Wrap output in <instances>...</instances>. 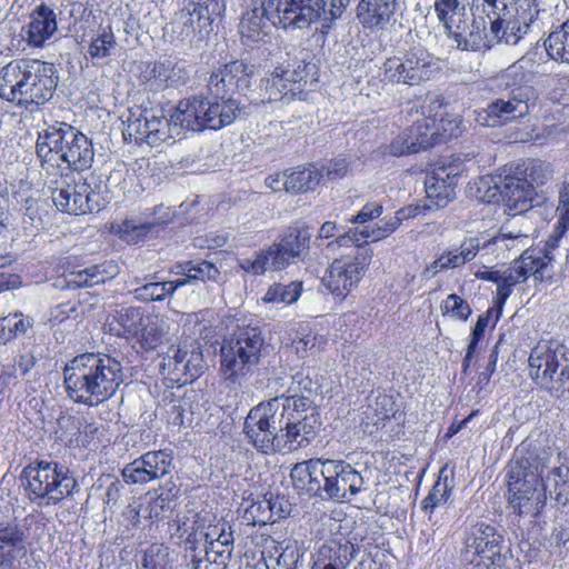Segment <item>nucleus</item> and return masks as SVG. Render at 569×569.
Returning a JSON list of instances; mask_svg holds the SVG:
<instances>
[{
    "instance_id": "6ab92c4d",
    "label": "nucleus",
    "mask_w": 569,
    "mask_h": 569,
    "mask_svg": "<svg viewBox=\"0 0 569 569\" xmlns=\"http://www.w3.org/2000/svg\"><path fill=\"white\" fill-rule=\"evenodd\" d=\"M365 479L353 466L336 459H325L319 498L337 502L350 501L363 489Z\"/></svg>"
},
{
    "instance_id": "e433bc0d",
    "label": "nucleus",
    "mask_w": 569,
    "mask_h": 569,
    "mask_svg": "<svg viewBox=\"0 0 569 569\" xmlns=\"http://www.w3.org/2000/svg\"><path fill=\"white\" fill-rule=\"evenodd\" d=\"M529 237L521 230H509L508 227H501L499 233L489 240L481 241L482 250L487 253L499 254V252L516 249L520 251L529 244Z\"/></svg>"
},
{
    "instance_id": "de8ad7c7",
    "label": "nucleus",
    "mask_w": 569,
    "mask_h": 569,
    "mask_svg": "<svg viewBox=\"0 0 569 569\" xmlns=\"http://www.w3.org/2000/svg\"><path fill=\"white\" fill-rule=\"evenodd\" d=\"M545 48L551 59L569 63V19L548 36Z\"/></svg>"
},
{
    "instance_id": "f257e3e1",
    "label": "nucleus",
    "mask_w": 569,
    "mask_h": 569,
    "mask_svg": "<svg viewBox=\"0 0 569 569\" xmlns=\"http://www.w3.org/2000/svg\"><path fill=\"white\" fill-rule=\"evenodd\" d=\"M496 17L490 28L483 19L473 20L471 26L465 21L447 28L448 36L460 50L486 51L495 44H517L536 26L540 14L538 0H483Z\"/></svg>"
},
{
    "instance_id": "bb28decb",
    "label": "nucleus",
    "mask_w": 569,
    "mask_h": 569,
    "mask_svg": "<svg viewBox=\"0 0 569 569\" xmlns=\"http://www.w3.org/2000/svg\"><path fill=\"white\" fill-rule=\"evenodd\" d=\"M26 553L24 535L19 526L13 522L0 523V569H14Z\"/></svg>"
},
{
    "instance_id": "680f3d73",
    "label": "nucleus",
    "mask_w": 569,
    "mask_h": 569,
    "mask_svg": "<svg viewBox=\"0 0 569 569\" xmlns=\"http://www.w3.org/2000/svg\"><path fill=\"white\" fill-rule=\"evenodd\" d=\"M377 233L372 234V230H369L368 228L365 229H349L348 231L340 234L335 241H330L328 243V248L335 249L336 247H345V246H351L356 244L358 248H365L360 244V241H365L368 238H372L375 241Z\"/></svg>"
},
{
    "instance_id": "2eb2a0df",
    "label": "nucleus",
    "mask_w": 569,
    "mask_h": 569,
    "mask_svg": "<svg viewBox=\"0 0 569 569\" xmlns=\"http://www.w3.org/2000/svg\"><path fill=\"white\" fill-rule=\"evenodd\" d=\"M308 228L290 229L267 250L259 252L256 258H243L239 266L252 274H262L267 270H281L289 266L308 248L310 241Z\"/></svg>"
},
{
    "instance_id": "a18cd8bd",
    "label": "nucleus",
    "mask_w": 569,
    "mask_h": 569,
    "mask_svg": "<svg viewBox=\"0 0 569 569\" xmlns=\"http://www.w3.org/2000/svg\"><path fill=\"white\" fill-rule=\"evenodd\" d=\"M33 326V319L22 312L9 313L0 318V345H7L20 336H24Z\"/></svg>"
},
{
    "instance_id": "4c0bfd02",
    "label": "nucleus",
    "mask_w": 569,
    "mask_h": 569,
    "mask_svg": "<svg viewBox=\"0 0 569 569\" xmlns=\"http://www.w3.org/2000/svg\"><path fill=\"white\" fill-rule=\"evenodd\" d=\"M552 260L549 249H546L543 254L540 250L525 249L519 259H515L516 267H522L526 271V280L529 276H533L536 280H543L550 277L549 264Z\"/></svg>"
},
{
    "instance_id": "774afa93",
    "label": "nucleus",
    "mask_w": 569,
    "mask_h": 569,
    "mask_svg": "<svg viewBox=\"0 0 569 569\" xmlns=\"http://www.w3.org/2000/svg\"><path fill=\"white\" fill-rule=\"evenodd\" d=\"M206 369V362L201 351L192 349L189 351L186 362H183L182 373L191 380L198 378Z\"/></svg>"
},
{
    "instance_id": "393cba45",
    "label": "nucleus",
    "mask_w": 569,
    "mask_h": 569,
    "mask_svg": "<svg viewBox=\"0 0 569 569\" xmlns=\"http://www.w3.org/2000/svg\"><path fill=\"white\" fill-rule=\"evenodd\" d=\"M486 112L491 120L489 126L511 122L529 113L528 96L521 88L512 89L487 106Z\"/></svg>"
},
{
    "instance_id": "79ce46f5",
    "label": "nucleus",
    "mask_w": 569,
    "mask_h": 569,
    "mask_svg": "<svg viewBox=\"0 0 569 569\" xmlns=\"http://www.w3.org/2000/svg\"><path fill=\"white\" fill-rule=\"evenodd\" d=\"M322 176V172L313 166L297 168L288 173L284 179L286 191L298 193L313 190L319 184Z\"/></svg>"
},
{
    "instance_id": "c03bdc74",
    "label": "nucleus",
    "mask_w": 569,
    "mask_h": 569,
    "mask_svg": "<svg viewBox=\"0 0 569 569\" xmlns=\"http://www.w3.org/2000/svg\"><path fill=\"white\" fill-rule=\"evenodd\" d=\"M147 320V315L139 307L121 308L114 315V321L119 326L118 336L136 338Z\"/></svg>"
},
{
    "instance_id": "1a4fd4ad",
    "label": "nucleus",
    "mask_w": 569,
    "mask_h": 569,
    "mask_svg": "<svg viewBox=\"0 0 569 569\" xmlns=\"http://www.w3.org/2000/svg\"><path fill=\"white\" fill-rule=\"evenodd\" d=\"M264 343L262 331L258 326L246 325L226 338L221 345V371L226 379L238 382L252 371L261 357Z\"/></svg>"
},
{
    "instance_id": "4d7b16f0",
    "label": "nucleus",
    "mask_w": 569,
    "mask_h": 569,
    "mask_svg": "<svg viewBox=\"0 0 569 569\" xmlns=\"http://www.w3.org/2000/svg\"><path fill=\"white\" fill-rule=\"evenodd\" d=\"M442 315H449L459 321H467L471 315V307L467 300L456 293H450L441 303Z\"/></svg>"
},
{
    "instance_id": "2f4dec72",
    "label": "nucleus",
    "mask_w": 569,
    "mask_h": 569,
    "mask_svg": "<svg viewBox=\"0 0 569 569\" xmlns=\"http://www.w3.org/2000/svg\"><path fill=\"white\" fill-rule=\"evenodd\" d=\"M315 437L313 427L307 421V417L293 415L288 418L284 431L278 436L277 451H293L307 447Z\"/></svg>"
},
{
    "instance_id": "72a5a7b5",
    "label": "nucleus",
    "mask_w": 569,
    "mask_h": 569,
    "mask_svg": "<svg viewBox=\"0 0 569 569\" xmlns=\"http://www.w3.org/2000/svg\"><path fill=\"white\" fill-rule=\"evenodd\" d=\"M412 142L417 147L418 152L428 149L437 143L443 142L451 137L447 133V128H441L438 120L423 117L408 128Z\"/></svg>"
},
{
    "instance_id": "5fc2aeb1",
    "label": "nucleus",
    "mask_w": 569,
    "mask_h": 569,
    "mask_svg": "<svg viewBox=\"0 0 569 569\" xmlns=\"http://www.w3.org/2000/svg\"><path fill=\"white\" fill-rule=\"evenodd\" d=\"M302 292L301 281H291L290 283H276L266 292L263 300L266 302L295 303Z\"/></svg>"
},
{
    "instance_id": "ddd939ff",
    "label": "nucleus",
    "mask_w": 569,
    "mask_h": 569,
    "mask_svg": "<svg viewBox=\"0 0 569 569\" xmlns=\"http://www.w3.org/2000/svg\"><path fill=\"white\" fill-rule=\"evenodd\" d=\"M503 538L486 522H477L465 530L461 557L472 569H508L502 556Z\"/></svg>"
},
{
    "instance_id": "0eeeda50",
    "label": "nucleus",
    "mask_w": 569,
    "mask_h": 569,
    "mask_svg": "<svg viewBox=\"0 0 569 569\" xmlns=\"http://www.w3.org/2000/svg\"><path fill=\"white\" fill-rule=\"evenodd\" d=\"M21 480L30 501L40 507L57 505L79 488L68 468L46 460L27 466L22 470Z\"/></svg>"
},
{
    "instance_id": "6e6d98bb",
    "label": "nucleus",
    "mask_w": 569,
    "mask_h": 569,
    "mask_svg": "<svg viewBox=\"0 0 569 569\" xmlns=\"http://www.w3.org/2000/svg\"><path fill=\"white\" fill-rule=\"evenodd\" d=\"M172 559L169 548L163 545H151L143 555L141 566L144 569H170Z\"/></svg>"
},
{
    "instance_id": "dca6fc26",
    "label": "nucleus",
    "mask_w": 569,
    "mask_h": 569,
    "mask_svg": "<svg viewBox=\"0 0 569 569\" xmlns=\"http://www.w3.org/2000/svg\"><path fill=\"white\" fill-rule=\"evenodd\" d=\"M123 136L138 144L146 143L151 148L172 144L180 137L179 127L172 121V112L167 118L162 110H143L138 114L131 113Z\"/></svg>"
},
{
    "instance_id": "473e14b6",
    "label": "nucleus",
    "mask_w": 569,
    "mask_h": 569,
    "mask_svg": "<svg viewBox=\"0 0 569 569\" xmlns=\"http://www.w3.org/2000/svg\"><path fill=\"white\" fill-rule=\"evenodd\" d=\"M173 322L163 317L147 315V320L141 331L136 337L140 347L146 351H152L164 343L172 341Z\"/></svg>"
},
{
    "instance_id": "20e7f679",
    "label": "nucleus",
    "mask_w": 569,
    "mask_h": 569,
    "mask_svg": "<svg viewBox=\"0 0 569 569\" xmlns=\"http://www.w3.org/2000/svg\"><path fill=\"white\" fill-rule=\"evenodd\" d=\"M57 84V70L50 62L20 59L0 69V97L19 106L46 104Z\"/></svg>"
},
{
    "instance_id": "69168bd1",
    "label": "nucleus",
    "mask_w": 569,
    "mask_h": 569,
    "mask_svg": "<svg viewBox=\"0 0 569 569\" xmlns=\"http://www.w3.org/2000/svg\"><path fill=\"white\" fill-rule=\"evenodd\" d=\"M272 518L268 501L252 502L244 511V519L253 526L266 525Z\"/></svg>"
},
{
    "instance_id": "9b49d317",
    "label": "nucleus",
    "mask_w": 569,
    "mask_h": 569,
    "mask_svg": "<svg viewBox=\"0 0 569 569\" xmlns=\"http://www.w3.org/2000/svg\"><path fill=\"white\" fill-rule=\"evenodd\" d=\"M527 176L531 179L529 182L527 179H521L517 177H498V180L493 178L480 180V183L483 187H488V191H490V182L493 183L495 192L488 196V199L483 196L482 199L491 202V201H502L503 204L511 211H515V216L521 214L531 208V202L535 194V189L532 182L539 184L543 182V179L547 178L548 168L539 162L532 163L531 167L527 168Z\"/></svg>"
},
{
    "instance_id": "7ed1b4c3",
    "label": "nucleus",
    "mask_w": 569,
    "mask_h": 569,
    "mask_svg": "<svg viewBox=\"0 0 569 569\" xmlns=\"http://www.w3.org/2000/svg\"><path fill=\"white\" fill-rule=\"evenodd\" d=\"M62 373L69 399L88 407L112 398L123 382L121 362L101 352L76 356L64 365Z\"/></svg>"
},
{
    "instance_id": "864d4df0",
    "label": "nucleus",
    "mask_w": 569,
    "mask_h": 569,
    "mask_svg": "<svg viewBox=\"0 0 569 569\" xmlns=\"http://www.w3.org/2000/svg\"><path fill=\"white\" fill-rule=\"evenodd\" d=\"M180 267L182 270L176 271V274L188 276L192 281H217L220 276L219 269L212 262L207 260H202L198 263H194L193 261H186L177 264V268Z\"/></svg>"
},
{
    "instance_id": "4468645a",
    "label": "nucleus",
    "mask_w": 569,
    "mask_h": 569,
    "mask_svg": "<svg viewBox=\"0 0 569 569\" xmlns=\"http://www.w3.org/2000/svg\"><path fill=\"white\" fill-rule=\"evenodd\" d=\"M308 228L290 229L267 250L259 252L256 258H243L239 266L252 274H262L267 270H281L289 266L308 248L310 241Z\"/></svg>"
},
{
    "instance_id": "a878e982",
    "label": "nucleus",
    "mask_w": 569,
    "mask_h": 569,
    "mask_svg": "<svg viewBox=\"0 0 569 569\" xmlns=\"http://www.w3.org/2000/svg\"><path fill=\"white\" fill-rule=\"evenodd\" d=\"M400 10V0H360L357 17L365 28L385 29Z\"/></svg>"
},
{
    "instance_id": "cd10ccee",
    "label": "nucleus",
    "mask_w": 569,
    "mask_h": 569,
    "mask_svg": "<svg viewBox=\"0 0 569 569\" xmlns=\"http://www.w3.org/2000/svg\"><path fill=\"white\" fill-rule=\"evenodd\" d=\"M243 432L248 442L261 453L277 452L278 433H274L264 418L252 408L244 419Z\"/></svg>"
},
{
    "instance_id": "5701e85b",
    "label": "nucleus",
    "mask_w": 569,
    "mask_h": 569,
    "mask_svg": "<svg viewBox=\"0 0 569 569\" xmlns=\"http://www.w3.org/2000/svg\"><path fill=\"white\" fill-rule=\"evenodd\" d=\"M463 170V163L458 161L436 163L428 171L425 188L431 204L442 208L455 199V187Z\"/></svg>"
},
{
    "instance_id": "603ef678",
    "label": "nucleus",
    "mask_w": 569,
    "mask_h": 569,
    "mask_svg": "<svg viewBox=\"0 0 569 569\" xmlns=\"http://www.w3.org/2000/svg\"><path fill=\"white\" fill-rule=\"evenodd\" d=\"M167 64L160 62H150L141 68L139 74L140 86L151 92H160L167 89L166 74Z\"/></svg>"
},
{
    "instance_id": "338daca9",
    "label": "nucleus",
    "mask_w": 569,
    "mask_h": 569,
    "mask_svg": "<svg viewBox=\"0 0 569 569\" xmlns=\"http://www.w3.org/2000/svg\"><path fill=\"white\" fill-rule=\"evenodd\" d=\"M322 343V337L318 338L316 335H307L295 339L292 341V347L299 357L303 359L309 356H317L320 352Z\"/></svg>"
},
{
    "instance_id": "aec40b11",
    "label": "nucleus",
    "mask_w": 569,
    "mask_h": 569,
    "mask_svg": "<svg viewBox=\"0 0 569 569\" xmlns=\"http://www.w3.org/2000/svg\"><path fill=\"white\" fill-rule=\"evenodd\" d=\"M254 77V64L243 60H232L212 70L207 87L210 94L222 102L236 92L247 96L251 91Z\"/></svg>"
},
{
    "instance_id": "ea45409f",
    "label": "nucleus",
    "mask_w": 569,
    "mask_h": 569,
    "mask_svg": "<svg viewBox=\"0 0 569 569\" xmlns=\"http://www.w3.org/2000/svg\"><path fill=\"white\" fill-rule=\"evenodd\" d=\"M273 548L278 556L268 558L273 569H297L305 553L302 545L295 539H283Z\"/></svg>"
},
{
    "instance_id": "c756f323",
    "label": "nucleus",
    "mask_w": 569,
    "mask_h": 569,
    "mask_svg": "<svg viewBox=\"0 0 569 569\" xmlns=\"http://www.w3.org/2000/svg\"><path fill=\"white\" fill-rule=\"evenodd\" d=\"M358 548L350 541L329 540L323 543L317 553L312 567L321 569H347L353 560Z\"/></svg>"
},
{
    "instance_id": "e2e57ef3",
    "label": "nucleus",
    "mask_w": 569,
    "mask_h": 569,
    "mask_svg": "<svg viewBox=\"0 0 569 569\" xmlns=\"http://www.w3.org/2000/svg\"><path fill=\"white\" fill-rule=\"evenodd\" d=\"M446 106L445 97L437 93H428L426 97V104L422 106V114L425 117H430L438 120V123L441 124V128L446 127V124L450 126V120L443 119V113L441 109Z\"/></svg>"
},
{
    "instance_id": "4be33fe9",
    "label": "nucleus",
    "mask_w": 569,
    "mask_h": 569,
    "mask_svg": "<svg viewBox=\"0 0 569 569\" xmlns=\"http://www.w3.org/2000/svg\"><path fill=\"white\" fill-rule=\"evenodd\" d=\"M100 193L87 180L62 183L52 190L56 207L69 214H87L100 209Z\"/></svg>"
},
{
    "instance_id": "a19ab883",
    "label": "nucleus",
    "mask_w": 569,
    "mask_h": 569,
    "mask_svg": "<svg viewBox=\"0 0 569 569\" xmlns=\"http://www.w3.org/2000/svg\"><path fill=\"white\" fill-rule=\"evenodd\" d=\"M287 400H281L279 397L271 398L268 401L260 402L253 407L264 421L270 425L274 433H282L284 431L286 422L288 421V412L286 411Z\"/></svg>"
},
{
    "instance_id": "f704fd0d",
    "label": "nucleus",
    "mask_w": 569,
    "mask_h": 569,
    "mask_svg": "<svg viewBox=\"0 0 569 569\" xmlns=\"http://www.w3.org/2000/svg\"><path fill=\"white\" fill-rule=\"evenodd\" d=\"M117 274V266L111 263L94 264L83 270L70 272L66 287L77 289L81 287H93L112 279Z\"/></svg>"
},
{
    "instance_id": "09e8293b",
    "label": "nucleus",
    "mask_w": 569,
    "mask_h": 569,
    "mask_svg": "<svg viewBox=\"0 0 569 569\" xmlns=\"http://www.w3.org/2000/svg\"><path fill=\"white\" fill-rule=\"evenodd\" d=\"M526 281V271L522 267H516L515 263L501 270L500 287L497 288V315L496 320L499 318L502 306L506 300L511 296L512 288Z\"/></svg>"
},
{
    "instance_id": "39448f33",
    "label": "nucleus",
    "mask_w": 569,
    "mask_h": 569,
    "mask_svg": "<svg viewBox=\"0 0 569 569\" xmlns=\"http://www.w3.org/2000/svg\"><path fill=\"white\" fill-rule=\"evenodd\" d=\"M36 153L48 172L58 169L83 171L94 158L92 142L74 127L57 122L39 132Z\"/></svg>"
},
{
    "instance_id": "b1692460",
    "label": "nucleus",
    "mask_w": 569,
    "mask_h": 569,
    "mask_svg": "<svg viewBox=\"0 0 569 569\" xmlns=\"http://www.w3.org/2000/svg\"><path fill=\"white\" fill-rule=\"evenodd\" d=\"M482 250L481 240L478 237L465 239L459 246H452L443 250L436 259L421 271V278L430 280L440 272L462 268L472 261Z\"/></svg>"
},
{
    "instance_id": "f03ea898",
    "label": "nucleus",
    "mask_w": 569,
    "mask_h": 569,
    "mask_svg": "<svg viewBox=\"0 0 569 569\" xmlns=\"http://www.w3.org/2000/svg\"><path fill=\"white\" fill-rule=\"evenodd\" d=\"M543 465L531 457L513 459L508 471L509 503L518 516L538 513L545 506L547 493L558 505L569 503V468L555 467L543 479Z\"/></svg>"
},
{
    "instance_id": "9d476101",
    "label": "nucleus",
    "mask_w": 569,
    "mask_h": 569,
    "mask_svg": "<svg viewBox=\"0 0 569 569\" xmlns=\"http://www.w3.org/2000/svg\"><path fill=\"white\" fill-rule=\"evenodd\" d=\"M445 62L421 46L411 47L401 56L383 63L385 80L393 84L420 86L440 77Z\"/></svg>"
},
{
    "instance_id": "c9c22d12",
    "label": "nucleus",
    "mask_w": 569,
    "mask_h": 569,
    "mask_svg": "<svg viewBox=\"0 0 569 569\" xmlns=\"http://www.w3.org/2000/svg\"><path fill=\"white\" fill-rule=\"evenodd\" d=\"M271 22L267 20L263 2L260 8H254L243 14L240 22V33L246 43H254L267 37L271 30Z\"/></svg>"
},
{
    "instance_id": "3c124183",
    "label": "nucleus",
    "mask_w": 569,
    "mask_h": 569,
    "mask_svg": "<svg viewBox=\"0 0 569 569\" xmlns=\"http://www.w3.org/2000/svg\"><path fill=\"white\" fill-rule=\"evenodd\" d=\"M116 47L117 41L111 28H100L91 38L87 53L91 60L100 61L109 58Z\"/></svg>"
},
{
    "instance_id": "f8f14e48",
    "label": "nucleus",
    "mask_w": 569,
    "mask_h": 569,
    "mask_svg": "<svg viewBox=\"0 0 569 569\" xmlns=\"http://www.w3.org/2000/svg\"><path fill=\"white\" fill-rule=\"evenodd\" d=\"M528 361L530 377L550 392L560 391L569 381V350L562 345L539 342Z\"/></svg>"
},
{
    "instance_id": "49530a36",
    "label": "nucleus",
    "mask_w": 569,
    "mask_h": 569,
    "mask_svg": "<svg viewBox=\"0 0 569 569\" xmlns=\"http://www.w3.org/2000/svg\"><path fill=\"white\" fill-rule=\"evenodd\" d=\"M217 8V0H189L184 8L187 17L184 24L192 30H194V24H197L198 28L209 26ZM182 16H184L183 12Z\"/></svg>"
},
{
    "instance_id": "bf43d9fd",
    "label": "nucleus",
    "mask_w": 569,
    "mask_h": 569,
    "mask_svg": "<svg viewBox=\"0 0 569 569\" xmlns=\"http://www.w3.org/2000/svg\"><path fill=\"white\" fill-rule=\"evenodd\" d=\"M137 300L143 302L162 301L169 297L166 281L148 282L133 290Z\"/></svg>"
},
{
    "instance_id": "8fccbe9b",
    "label": "nucleus",
    "mask_w": 569,
    "mask_h": 569,
    "mask_svg": "<svg viewBox=\"0 0 569 569\" xmlns=\"http://www.w3.org/2000/svg\"><path fill=\"white\" fill-rule=\"evenodd\" d=\"M473 3L475 0H436L435 10L447 29L455 27L457 22H462L466 8Z\"/></svg>"
},
{
    "instance_id": "37998d69",
    "label": "nucleus",
    "mask_w": 569,
    "mask_h": 569,
    "mask_svg": "<svg viewBox=\"0 0 569 569\" xmlns=\"http://www.w3.org/2000/svg\"><path fill=\"white\" fill-rule=\"evenodd\" d=\"M286 74L287 82L292 87L290 91H295L296 96L301 94L307 87H312L317 81V68L313 63L297 61L292 69H282Z\"/></svg>"
},
{
    "instance_id": "f3484780",
    "label": "nucleus",
    "mask_w": 569,
    "mask_h": 569,
    "mask_svg": "<svg viewBox=\"0 0 569 569\" xmlns=\"http://www.w3.org/2000/svg\"><path fill=\"white\" fill-rule=\"evenodd\" d=\"M326 0H263L267 20L284 30L305 29L326 13Z\"/></svg>"
},
{
    "instance_id": "a211bd4d",
    "label": "nucleus",
    "mask_w": 569,
    "mask_h": 569,
    "mask_svg": "<svg viewBox=\"0 0 569 569\" xmlns=\"http://www.w3.org/2000/svg\"><path fill=\"white\" fill-rule=\"evenodd\" d=\"M371 259L372 250L369 248H358L353 254L335 259L321 280L322 286L333 296L346 298L360 282Z\"/></svg>"
},
{
    "instance_id": "58836bf2",
    "label": "nucleus",
    "mask_w": 569,
    "mask_h": 569,
    "mask_svg": "<svg viewBox=\"0 0 569 569\" xmlns=\"http://www.w3.org/2000/svg\"><path fill=\"white\" fill-rule=\"evenodd\" d=\"M286 74L281 68H277L269 77L261 80V101L276 102L280 100H292L296 97L291 86L287 82Z\"/></svg>"
},
{
    "instance_id": "13d9d810",
    "label": "nucleus",
    "mask_w": 569,
    "mask_h": 569,
    "mask_svg": "<svg viewBox=\"0 0 569 569\" xmlns=\"http://www.w3.org/2000/svg\"><path fill=\"white\" fill-rule=\"evenodd\" d=\"M382 156L400 157L407 153L418 152L417 147L412 142L408 128L397 136L389 144L379 148Z\"/></svg>"
},
{
    "instance_id": "0e129e2a",
    "label": "nucleus",
    "mask_w": 569,
    "mask_h": 569,
    "mask_svg": "<svg viewBox=\"0 0 569 569\" xmlns=\"http://www.w3.org/2000/svg\"><path fill=\"white\" fill-rule=\"evenodd\" d=\"M449 497V487L447 479L442 482L440 479L433 485L428 496L421 501V508L426 512H432L433 509Z\"/></svg>"
},
{
    "instance_id": "423d86ee",
    "label": "nucleus",
    "mask_w": 569,
    "mask_h": 569,
    "mask_svg": "<svg viewBox=\"0 0 569 569\" xmlns=\"http://www.w3.org/2000/svg\"><path fill=\"white\" fill-rule=\"evenodd\" d=\"M194 521L177 522L176 533L186 537V559L190 569H226L233 550V531L227 522L210 526L207 531L193 530Z\"/></svg>"
},
{
    "instance_id": "7c9ffc66",
    "label": "nucleus",
    "mask_w": 569,
    "mask_h": 569,
    "mask_svg": "<svg viewBox=\"0 0 569 569\" xmlns=\"http://www.w3.org/2000/svg\"><path fill=\"white\" fill-rule=\"evenodd\" d=\"M57 28L56 12L53 9L42 3L30 14L26 39L29 44L41 47L54 34Z\"/></svg>"
},
{
    "instance_id": "052dcab7",
    "label": "nucleus",
    "mask_w": 569,
    "mask_h": 569,
    "mask_svg": "<svg viewBox=\"0 0 569 569\" xmlns=\"http://www.w3.org/2000/svg\"><path fill=\"white\" fill-rule=\"evenodd\" d=\"M369 409L373 411V415L377 417L375 423H378L379 421L395 417L398 411V405L392 395L378 393L373 402L369 405Z\"/></svg>"
},
{
    "instance_id": "412c9836",
    "label": "nucleus",
    "mask_w": 569,
    "mask_h": 569,
    "mask_svg": "<svg viewBox=\"0 0 569 569\" xmlns=\"http://www.w3.org/2000/svg\"><path fill=\"white\" fill-rule=\"evenodd\" d=\"M172 469V451L160 449L148 451L128 463L122 469V477L127 483L146 485L166 477Z\"/></svg>"
},
{
    "instance_id": "c85d7f7f",
    "label": "nucleus",
    "mask_w": 569,
    "mask_h": 569,
    "mask_svg": "<svg viewBox=\"0 0 569 569\" xmlns=\"http://www.w3.org/2000/svg\"><path fill=\"white\" fill-rule=\"evenodd\" d=\"M323 460V458H311L296 463L290 471L293 488L319 498Z\"/></svg>"
},
{
    "instance_id": "6e6552de",
    "label": "nucleus",
    "mask_w": 569,
    "mask_h": 569,
    "mask_svg": "<svg viewBox=\"0 0 569 569\" xmlns=\"http://www.w3.org/2000/svg\"><path fill=\"white\" fill-rule=\"evenodd\" d=\"M241 114L237 100L229 98L219 102L203 96L182 99L172 110V121L182 130L202 131L218 130L231 124Z\"/></svg>"
}]
</instances>
